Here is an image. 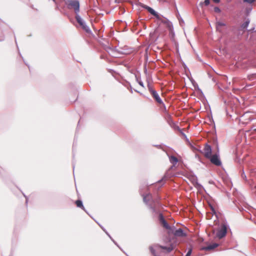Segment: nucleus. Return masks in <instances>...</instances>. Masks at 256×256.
Returning <instances> with one entry per match:
<instances>
[{
  "label": "nucleus",
  "mask_w": 256,
  "mask_h": 256,
  "mask_svg": "<svg viewBox=\"0 0 256 256\" xmlns=\"http://www.w3.org/2000/svg\"><path fill=\"white\" fill-rule=\"evenodd\" d=\"M142 196L144 202L148 206L149 208L152 210V212H156L155 206L157 203V200H154L150 194H143Z\"/></svg>",
  "instance_id": "obj_1"
},
{
  "label": "nucleus",
  "mask_w": 256,
  "mask_h": 256,
  "mask_svg": "<svg viewBox=\"0 0 256 256\" xmlns=\"http://www.w3.org/2000/svg\"><path fill=\"white\" fill-rule=\"evenodd\" d=\"M66 4L68 9L73 8L76 15L80 12V2L78 0H67Z\"/></svg>",
  "instance_id": "obj_2"
},
{
  "label": "nucleus",
  "mask_w": 256,
  "mask_h": 256,
  "mask_svg": "<svg viewBox=\"0 0 256 256\" xmlns=\"http://www.w3.org/2000/svg\"><path fill=\"white\" fill-rule=\"evenodd\" d=\"M76 19L77 22L80 24V25L82 27L84 30L87 32H90V30L89 27L86 25L85 22L82 20V18L80 17V16L78 14L76 15Z\"/></svg>",
  "instance_id": "obj_3"
},
{
  "label": "nucleus",
  "mask_w": 256,
  "mask_h": 256,
  "mask_svg": "<svg viewBox=\"0 0 256 256\" xmlns=\"http://www.w3.org/2000/svg\"><path fill=\"white\" fill-rule=\"evenodd\" d=\"M162 18L163 16H161L160 20H158L160 21L162 23L166 24V27L168 28L169 32L174 34V27L172 22L170 21L168 18H164L163 19Z\"/></svg>",
  "instance_id": "obj_4"
},
{
  "label": "nucleus",
  "mask_w": 256,
  "mask_h": 256,
  "mask_svg": "<svg viewBox=\"0 0 256 256\" xmlns=\"http://www.w3.org/2000/svg\"><path fill=\"white\" fill-rule=\"evenodd\" d=\"M226 224H222L218 230L216 236L218 238L220 239L226 235Z\"/></svg>",
  "instance_id": "obj_5"
},
{
  "label": "nucleus",
  "mask_w": 256,
  "mask_h": 256,
  "mask_svg": "<svg viewBox=\"0 0 256 256\" xmlns=\"http://www.w3.org/2000/svg\"><path fill=\"white\" fill-rule=\"evenodd\" d=\"M210 160V162L216 166H220L222 165V162L220 158L218 155L215 154L211 156L210 157L208 158Z\"/></svg>",
  "instance_id": "obj_6"
},
{
  "label": "nucleus",
  "mask_w": 256,
  "mask_h": 256,
  "mask_svg": "<svg viewBox=\"0 0 256 256\" xmlns=\"http://www.w3.org/2000/svg\"><path fill=\"white\" fill-rule=\"evenodd\" d=\"M141 6L142 8L146 9L150 14L154 16L158 20H160L161 16L159 15L153 8L144 4H142Z\"/></svg>",
  "instance_id": "obj_7"
},
{
  "label": "nucleus",
  "mask_w": 256,
  "mask_h": 256,
  "mask_svg": "<svg viewBox=\"0 0 256 256\" xmlns=\"http://www.w3.org/2000/svg\"><path fill=\"white\" fill-rule=\"evenodd\" d=\"M204 156L207 158L210 157V156H212V148L209 144H205L204 149Z\"/></svg>",
  "instance_id": "obj_8"
},
{
  "label": "nucleus",
  "mask_w": 256,
  "mask_h": 256,
  "mask_svg": "<svg viewBox=\"0 0 256 256\" xmlns=\"http://www.w3.org/2000/svg\"><path fill=\"white\" fill-rule=\"evenodd\" d=\"M173 233L176 236L184 237L186 236V234L182 228L176 230L174 232H173Z\"/></svg>",
  "instance_id": "obj_9"
},
{
  "label": "nucleus",
  "mask_w": 256,
  "mask_h": 256,
  "mask_svg": "<svg viewBox=\"0 0 256 256\" xmlns=\"http://www.w3.org/2000/svg\"><path fill=\"white\" fill-rule=\"evenodd\" d=\"M151 94L158 103L159 104H163L162 100L156 90L152 91Z\"/></svg>",
  "instance_id": "obj_10"
},
{
  "label": "nucleus",
  "mask_w": 256,
  "mask_h": 256,
  "mask_svg": "<svg viewBox=\"0 0 256 256\" xmlns=\"http://www.w3.org/2000/svg\"><path fill=\"white\" fill-rule=\"evenodd\" d=\"M218 244L216 243H214L212 244H210L204 247L202 249L205 250H213L215 248H216L218 247Z\"/></svg>",
  "instance_id": "obj_11"
},
{
  "label": "nucleus",
  "mask_w": 256,
  "mask_h": 256,
  "mask_svg": "<svg viewBox=\"0 0 256 256\" xmlns=\"http://www.w3.org/2000/svg\"><path fill=\"white\" fill-rule=\"evenodd\" d=\"M156 247H158L162 249L166 250L168 253L170 252L174 248L172 246H166L160 245H156Z\"/></svg>",
  "instance_id": "obj_12"
},
{
  "label": "nucleus",
  "mask_w": 256,
  "mask_h": 256,
  "mask_svg": "<svg viewBox=\"0 0 256 256\" xmlns=\"http://www.w3.org/2000/svg\"><path fill=\"white\" fill-rule=\"evenodd\" d=\"M169 158L170 163H172L174 166L178 162V159L174 156H170Z\"/></svg>",
  "instance_id": "obj_13"
},
{
  "label": "nucleus",
  "mask_w": 256,
  "mask_h": 256,
  "mask_svg": "<svg viewBox=\"0 0 256 256\" xmlns=\"http://www.w3.org/2000/svg\"><path fill=\"white\" fill-rule=\"evenodd\" d=\"M162 224L163 226L166 230H172V229L174 228L171 227L168 223L166 222V221L165 220H164L162 223Z\"/></svg>",
  "instance_id": "obj_14"
},
{
  "label": "nucleus",
  "mask_w": 256,
  "mask_h": 256,
  "mask_svg": "<svg viewBox=\"0 0 256 256\" xmlns=\"http://www.w3.org/2000/svg\"><path fill=\"white\" fill-rule=\"evenodd\" d=\"M250 22V20L249 19L246 20L242 25H241V28L242 29H246Z\"/></svg>",
  "instance_id": "obj_15"
},
{
  "label": "nucleus",
  "mask_w": 256,
  "mask_h": 256,
  "mask_svg": "<svg viewBox=\"0 0 256 256\" xmlns=\"http://www.w3.org/2000/svg\"><path fill=\"white\" fill-rule=\"evenodd\" d=\"M76 206L78 208H82V210H84V206L82 204V202L80 200H77L76 202Z\"/></svg>",
  "instance_id": "obj_16"
},
{
  "label": "nucleus",
  "mask_w": 256,
  "mask_h": 256,
  "mask_svg": "<svg viewBox=\"0 0 256 256\" xmlns=\"http://www.w3.org/2000/svg\"><path fill=\"white\" fill-rule=\"evenodd\" d=\"M136 80L137 81V82L138 83V84L144 87V83L143 82L140 80V78L139 76H138L136 75Z\"/></svg>",
  "instance_id": "obj_17"
},
{
  "label": "nucleus",
  "mask_w": 256,
  "mask_h": 256,
  "mask_svg": "<svg viewBox=\"0 0 256 256\" xmlns=\"http://www.w3.org/2000/svg\"><path fill=\"white\" fill-rule=\"evenodd\" d=\"M216 26L222 28V26H226V24L224 22L218 21L216 22Z\"/></svg>",
  "instance_id": "obj_18"
},
{
  "label": "nucleus",
  "mask_w": 256,
  "mask_h": 256,
  "mask_svg": "<svg viewBox=\"0 0 256 256\" xmlns=\"http://www.w3.org/2000/svg\"><path fill=\"white\" fill-rule=\"evenodd\" d=\"M159 220L160 222L162 224L164 220H165V219L164 218V217L162 213H160L159 214Z\"/></svg>",
  "instance_id": "obj_19"
},
{
  "label": "nucleus",
  "mask_w": 256,
  "mask_h": 256,
  "mask_svg": "<svg viewBox=\"0 0 256 256\" xmlns=\"http://www.w3.org/2000/svg\"><path fill=\"white\" fill-rule=\"evenodd\" d=\"M194 186H195V187H196L198 188H199V189H200L201 188H202V186L200 184L197 182V180L195 182Z\"/></svg>",
  "instance_id": "obj_20"
},
{
  "label": "nucleus",
  "mask_w": 256,
  "mask_h": 256,
  "mask_svg": "<svg viewBox=\"0 0 256 256\" xmlns=\"http://www.w3.org/2000/svg\"><path fill=\"white\" fill-rule=\"evenodd\" d=\"M148 90L150 92V94L152 93V91H156L154 90L152 88V86L150 84H148Z\"/></svg>",
  "instance_id": "obj_21"
},
{
  "label": "nucleus",
  "mask_w": 256,
  "mask_h": 256,
  "mask_svg": "<svg viewBox=\"0 0 256 256\" xmlns=\"http://www.w3.org/2000/svg\"><path fill=\"white\" fill-rule=\"evenodd\" d=\"M256 0H244V2H247L248 4H252Z\"/></svg>",
  "instance_id": "obj_22"
},
{
  "label": "nucleus",
  "mask_w": 256,
  "mask_h": 256,
  "mask_svg": "<svg viewBox=\"0 0 256 256\" xmlns=\"http://www.w3.org/2000/svg\"><path fill=\"white\" fill-rule=\"evenodd\" d=\"M192 249H191V248L189 249L188 252H187L186 256H190V254H192Z\"/></svg>",
  "instance_id": "obj_23"
},
{
  "label": "nucleus",
  "mask_w": 256,
  "mask_h": 256,
  "mask_svg": "<svg viewBox=\"0 0 256 256\" xmlns=\"http://www.w3.org/2000/svg\"><path fill=\"white\" fill-rule=\"evenodd\" d=\"M216 30L218 31L219 32H222V28L220 26H216Z\"/></svg>",
  "instance_id": "obj_24"
},
{
  "label": "nucleus",
  "mask_w": 256,
  "mask_h": 256,
  "mask_svg": "<svg viewBox=\"0 0 256 256\" xmlns=\"http://www.w3.org/2000/svg\"><path fill=\"white\" fill-rule=\"evenodd\" d=\"M214 10L216 12H220V10L218 7H215L214 8Z\"/></svg>",
  "instance_id": "obj_25"
},
{
  "label": "nucleus",
  "mask_w": 256,
  "mask_h": 256,
  "mask_svg": "<svg viewBox=\"0 0 256 256\" xmlns=\"http://www.w3.org/2000/svg\"><path fill=\"white\" fill-rule=\"evenodd\" d=\"M210 2V0H204V4L206 6H207L209 5Z\"/></svg>",
  "instance_id": "obj_26"
},
{
  "label": "nucleus",
  "mask_w": 256,
  "mask_h": 256,
  "mask_svg": "<svg viewBox=\"0 0 256 256\" xmlns=\"http://www.w3.org/2000/svg\"><path fill=\"white\" fill-rule=\"evenodd\" d=\"M210 208H211V210H212V212L213 214H216V211H215V210H214V208L213 206H210Z\"/></svg>",
  "instance_id": "obj_27"
},
{
  "label": "nucleus",
  "mask_w": 256,
  "mask_h": 256,
  "mask_svg": "<svg viewBox=\"0 0 256 256\" xmlns=\"http://www.w3.org/2000/svg\"><path fill=\"white\" fill-rule=\"evenodd\" d=\"M176 128L178 129L180 132L182 134L185 136V134L182 132V130L179 128V126H176Z\"/></svg>",
  "instance_id": "obj_28"
},
{
  "label": "nucleus",
  "mask_w": 256,
  "mask_h": 256,
  "mask_svg": "<svg viewBox=\"0 0 256 256\" xmlns=\"http://www.w3.org/2000/svg\"><path fill=\"white\" fill-rule=\"evenodd\" d=\"M106 234L114 242L115 244H116V243L114 242V241L112 239V237L110 236L107 232H106Z\"/></svg>",
  "instance_id": "obj_29"
},
{
  "label": "nucleus",
  "mask_w": 256,
  "mask_h": 256,
  "mask_svg": "<svg viewBox=\"0 0 256 256\" xmlns=\"http://www.w3.org/2000/svg\"><path fill=\"white\" fill-rule=\"evenodd\" d=\"M215 3H219L220 0H212Z\"/></svg>",
  "instance_id": "obj_30"
},
{
  "label": "nucleus",
  "mask_w": 256,
  "mask_h": 256,
  "mask_svg": "<svg viewBox=\"0 0 256 256\" xmlns=\"http://www.w3.org/2000/svg\"><path fill=\"white\" fill-rule=\"evenodd\" d=\"M164 178H164H164H163L162 180H158V182L159 183H161V182L164 180Z\"/></svg>",
  "instance_id": "obj_31"
},
{
  "label": "nucleus",
  "mask_w": 256,
  "mask_h": 256,
  "mask_svg": "<svg viewBox=\"0 0 256 256\" xmlns=\"http://www.w3.org/2000/svg\"><path fill=\"white\" fill-rule=\"evenodd\" d=\"M24 196L26 198V204H27L28 203V198H26V197L25 196Z\"/></svg>",
  "instance_id": "obj_32"
},
{
  "label": "nucleus",
  "mask_w": 256,
  "mask_h": 256,
  "mask_svg": "<svg viewBox=\"0 0 256 256\" xmlns=\"http://www.w3.org/2000/svg\"><path fill=\"white\" fill-rule=\"evenodd\" d=\"M181 22H184V20H182L181 22H180V23H181Z\"/></svg>",
  "instance_id": "obj_33"
},
{
  "label": "nucleus",
  "mask_w": 256,
  "mask_h": 256,
  "mask_svg": "<svg viewBox=\"0 0 256 256\" xmlns=\"http://www.w3.org/2000/svg\"><path fill=\"white\" fill-rule=\"evenodd\" d=\"M181 22H184V20H182L181 22H180V23H181Z\"/></svg>",
  "instance_id": "obj_34"
},
{
  "label": "nucleus",
  "mask_w": 256,
  "mask_h": 256,
  "mask_svg": "<svg viewBox=\"0 0 256 256\" xmlns=\"http://www.w3.org/2000/svg\"><path fill=\"white\" fill-rule=\"evenodd\" d=\"M242 177H246V176H245V175H244V176H243V175L242 174Z\"/></svg>",
  "instance_id": "obj_35"
},
{
  "label": "nucleus",
  "mask_w": 256,
  "mask_h": 256,
  "mask_svg": "<svg viewBox=\"0 0 256 256\" xmlns=\"http://www.w3.org/2000/svg\"><path fill=\"white\" fill-rule=\"evenodd\" d=\"M242 177H246V176H245V175H244V176H243V175L242 174Z\"/></svg>",
  "instance_id": "obj_36"
},
{
  "label": "nucleus",
  "mask_w": 256,
  "mask_h": 256,
  "mask_svg": "<svg viewBox=\"0 0 256 256\" xmlns=\"http://www.w3.org/2000/svg\"><path fill=\"white\" fill-rule=\"evenodd\" d=\"M242 177H246V176H245V175H244V176H243V175L242 174Z\"/></svg>",
  "instance_id": "obj_37"
},
{
  "label": "nucleus",
  "mask_w": 256,
  "mask_h": 256,
  "mask_svg": "<svg viewBox=\"0 0 256 256\" xmlns=\"http://www.w3.org/2000/svg\"><path fill=\"white\" fill-rule=\"evenodd\" d=\"M255 130L256 131V128L255 129Z\"/></svg>",
  "instance_id": "obj_38"
}]
</instances>
